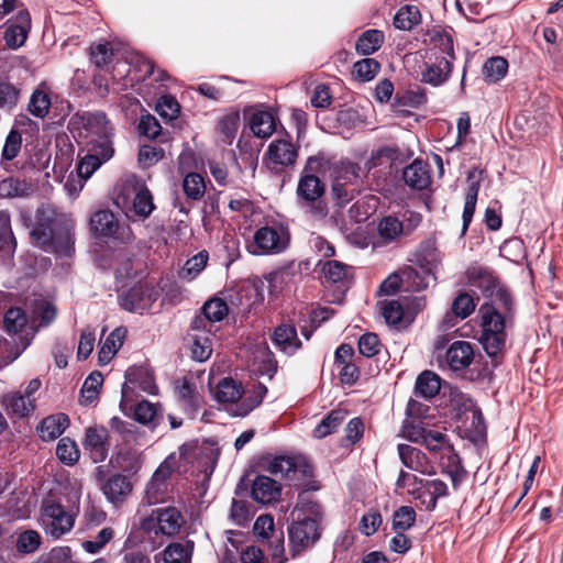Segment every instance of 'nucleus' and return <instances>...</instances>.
I'll use <instances>...</instances> for the list:
<instances>
[{"label":"nucleus","mask_w":563,"mask_h":563,"mask_svg":"<svg viewBox=\"0 0 563 563\" xmlns=\"http://www.w3.org/2000/svg\"><path fill=\"white\" fill-rule=\"evenodd\" d=\"M69 129L75 132L86 154L78 164V174L89 178L103 163L114 154L113 128L106 113L77 112L69 120Z\"/></svg>","instance_id":"1"},{"label":"nucleus","mask_w":563,"mask_h":563,"mask_svg":"<svg viewBox=\"0 0 563 563\" xmlns=\"http://www.w3.org/2000/svg\"><path fill=\"white\" fill-rule=\"evenodd\" d=\"M489 303L481 307L482 334L479 342L489 357H498L506 345L505 328L514 314V299L504 286H499Z\"/></svg>","instance_id":"2"},{"label":"nucleus","mask_w":563,"mask_h":563,"mask_svg":"<svg viewBox=\"0 0 563 563\" xmlns=\"http://www.w3.org/2000/svg\"><path fill=\"white\" fill-rule=\"evenodd\" d=\"M56 318V308L48 301L38 300L32 308L31 316L20 307L7 310L3 318L4 329L9 334H20V344L25 350L41 327H47Z\"/></svg>","instance_id":"3"},{"label":"nucleus","mask_w":563,"mask_h":563,"mask_svg":"<svg viewBox=\"0 0 563 563\" xmlns=\"http://www.w3.org/2000/svg\"><path fill=\"white\" fill-rule=\"evenodd\" d=\"M30 235L33 243L45 252L68 255L73 249L70 230L56 231V213L48 207L37 210L36 224Z\"/></svg>","instance_id":"4"},{"label":"nucleus","mask_w":563,"mask_h":563,"mask_svg":"<svg viewBox=\"0 0 563 563\" xmlns=\"http://www.w3.org/2000/svg\"><path fill=\"white\" fill-rule=\"evenodd\" d=\"M266 471L280 476L297 489L316 490L312 466L302 456H276L268 461Z\"/></svg>","instance_id":"5"},{"label":"nucleus","mask_w":563,"mask_h":563,"mask_svg":"<svg viewBox=\"0 0 563 563\" xmlns=\"http://www.w3.org/2000/svg\"><path fill=\"white\" fill-rule=\"evenodd\" d=\"M289 552L291 558H297L311 547L321 537L320 522L316 518L305 517L291 522L288 527Z\"/></svg>","instance_id":"6"},{"label":"nucleus","mask_w":563,"mask_h":563,"mask_svg":"<svg viewBox=\"0 0 563 563\" xmlns=\"http://www.w3.org/2000/svg\"><path fill=\"white\" fill-rule=\"evenodd\" d=\"M313 163H317V159L310 157L299 179L297 194L307 202L317 203L313 206L314 213L319 217H325L328 209L325 205L320 201V198L324 194L325 187L319 177L311 174Z\"/></svg>","instance_id":"7"},{"label":"nucleus","mask_w":563,"mask_h":563,"mask_svg":"<svg viewBox=\"0 0 563 563\" xmlns=\"http://www.w3.org/2000/svg\"><path fill=\"white\" fill-rule=\"evenodd\" d=\"M159 296L158 289L148 283H139L120 296L121 307L130 312L143 313Z\"/></svg>","instance_id":"8"},{"label":"nucleus","mask_w":563,"mask_h":563,"mask_svg":"<svg viewBox=\"0 0 563 563\" xmlns=\"http://www.w3.org/2000/svg\"><path fill=\"white\" fill-rule=\"evenodd\" d=\"M42 521L46 533L57 539L68 532L74 526V518L64 507L54 500H44L42 505Z\"/></svg>","instance_id":"9"},{"label":"nucleus","mask_w":563,"mask_h":563,"mask_svg":"<svg viewBox=\"0 0 563 563\" xmlns=\"http://www.w3.org/2000/svg\"><path fill=\"white\" fill-rule=\"evenodd\" d=\"M289 234L282 227H263L254 234V254H278L286 250Z\"/></svg>","instance_id":"10"},{"label":"nucleus","mask_w":563,"mask_h":563,"mask_svg":"<svg viewBox=\"0 0 563 563\" xmlns=\"http://www.w3.org/2000/svg\"><path fill=\"white\" fill-rule=\"evenodd\" d=\"M84 449L93 463L103 462L110 450V434L103 426H90L85 431Z\"/></svg>","instance_id":"11"},{"label":"nucleus","mask_w":563,"mask_h":563,"mask_svg":"<svg viewBox=\"0 0 563 563\" xmlns=\"http://www.w3.org/2000/svg\"><path fill=\"white\" fill-rule=\"evenodd\" d=\"M297 148L287 139L273 141L266 152V165L272 170H279L282 167L294 165L297 158Z\"/></svg>","instance_id":"12"},{"label":"nucleus","mask_w":563,"mask_h":563,"mask_svg":"<svg viewBox=\"0 0 563 563\" xmlns=\"http://www.w3.org/2000/svg\"><path fill=\"white\" fill-rule=\"evenodd\" d=\"M465 275L467 285L478 288L486 297H493L495 290L500 286L494 272L478 264L470 265Z\"/></svg>","instance_id":"13"},{"label":"nucleus","mask_w":563,"mask_h":563,"mask_svg":"<svg viewBox=\"0 0 563 563\" xmlns=\"http://www.w3.org/2000/svg\"><path fill=\"white\" fill-rule=\"evenodd\" d=\"M132 489L133 485L131 481L122 474H114L108 477L101 485L102 493L115 507L126 500Z\"/></svg>","instance_id":"14"},{"label":"nucleus","mask_w":563,"mask_h":563,"mask_svg":"<svg viewBox=\"0 0 563 563\" xmlns=\"http://www.w3.org/2000/svg\"><path fill=\"white\" fill-rule=\"evenodd\" d=\"M30 29V13L26 10H22L16 14L14 20L9 23L4 31L7 46L13 49L21 47L26 41Z\"/></svg>","instance_id":"15"},{"label":"nucleus","mask_w":563,"mask_h":563,"mask_svg":"<svg viewBox=\"0 0 563 563\" xmlns=\"http://www.w3.org/2000/svg\"><path fill=\"white\" fill-rule=\"evenodd\" d=\"M397 450L401 463L407 468L421 474L432 473L433 465L420 449L409 444H399Z\"/></svg>","instance_id":"16"},{"label":"nucleus","mask_w":563,"mask_h":563,"mask_svg":"<svg viewBox=\"0 0 563 563\" xmlns=\"http://www.w3.org/2000/svg\"><path fill=\"white\" fill-rule=\"evenodd\" d=\"M474 360L473 344L467 341L453 342L445 353V361L452 371L467 368Z\"/></svg>","instance_id":"17"},{"label":"nucleus","mask_w":563,"mask_h":563,"mask_svg":"<svg viewBox=\"0 0 563 563\" xmlns=\"http://www.w3.org/2000/svg\"><path fill=\"white\" fill-rule=\"evenodd\" d=\"M400 275L406 291H421L429 286L430 282L434 280L430 266H421L420 269L408 266L400 271Z\"/></svg>","instance_id":"18"},{"label":"nucleus","mask_w":563,"mask_h":563,"mask_svg":"<svg viewBox=\"0 0 563 563\" xmlns=\"http://www.w3.org/2000/svg\"><path fill=\"white\" fill-rule=\"evenodd\" d=\"M153 514L156 516L158 531L165 536L178 533L184 523L183 515L176 507L157 508Z\"/></svg>","instance_id":"19"},{"label":"nucleus","mask_w":563,"mask_h":563,"mask_svg":"<svg viewBox=\"0 0 563 563\" xmlns=\"http://www.w3.org/2000/svg\"><path fill=\"white\" fill-rule=\"evenodd\" d=\"M452 65L453 62L448 57H435L433 63L426 65V69L421 73V80L438 87L449 79Z\"/></svg>","instance_id":"20"},{"label":"nucleus","mask_w":563,"mask_h":563,"mask_svg":"<svg viewBox=\"0 0 563 563\" xmlns=\"http://www.w3.org/2000/svg\"><path fill=\"white\" fill-rule=\"evenodd\" d=\"M280 485L265 475H258L252 485V496L261 504L276 501L280 497Z\"/></svg>","instance_id":"21"},{"label":"nucleus","mask_w":563,"mask_h":563,"mask_svg":"<svg viewBox=\"0 0 563 563\" xmlns=\"http://www.w3.org/2000/svg\"><path fill=\"white\" fill-rule=\"evenodd\" d=\"M51 106V89L45 81H42L33 90L29 100L27 110L35 118L44 119L49 113Z\"/></svg>","instance_id":"22"},{"label":"nucleus","mask_w":563,"mask_h":563,"mask_svg":"<svg viewBox=\"0 0 563 563\" xmlns=\"http://www.w3.org/2000/svg\"><path fill=\"white\" fill-rule=\"evenodd\" d=\"M92 232L100 236H115L119 231V220L110 210L96 211L90 217Z\"/></svg>","instance_id":"23"},{"label":"nucleus","mask_w":563,"mask_h":563,"mask_svg":"<svg viewBox=\"0 0 563 563\" xmlns=\"http://www.w3.org/2000/svg\"><path fill=\"white\" fill-rule=\"evenodd\" d=\"M467 180L470 181V185L466 190L465 196V205L464 210L462 214L463 220V227H462V234H465L467 231V228L473 219L477 196L479 191V183L481 179L476 175V169L470 170L467 174Z\"/></svg>","instance_id":"24"},{"label":"nucleus","mask_w":563,"mask_h":563,"mask_svg":"<svg viewBox=\"0 0 563 563\" xmlns=\"http://www.w3.org/2000/svg\"><path fill=\"white\" fill-rule=\"evenodd\" d=\"M272 340L276 347L288 355L294 354L301 346L296 328L288 324L277 327L273 333Z\"/></svg>","instance_id":"25"},{"label":"nucleus","mask_w":563,"mask_h":563,"mask_svg":"<svg viewBox=\"0 0 563 563\" xmlns=\"http://www.w3.org/2000/svg\"><path fill=\"white\" fill-rule=\"evenodd\" d=\"M402 179L412 189L422 190L430 184V174L427 164L416 159L402 170Z\"/></svg>","instance_id":"26"},{"label":"nucleus","mask_w":563,"mask_h":563,"mask_svg":"<svg viewBox=\"0 0 563 563\" xmlns=\"http://www.w3.org/2000/svg\"><path fill=\"white\" fill-rule=\"evenodd\" d=\"M69 419L66 415H56L44 418L37 431L43 441H53L58 438L67 428Z\"/></svg>","instance_id":"27"},{"label":"nucleus","mask_w":563,"mask_h":563,"mask_svg":"<svg viewBox=\"0 0 563 563\" xmlns=\"http://www.w3.org/2000/svg\"><path fill=\"white\" fill-rule=\"evenodd\" d=\"M126 330L124 328H117L102 342L98 353L99 365H107L113 358L122 346Z\"/></svg>","instance_id":"28"},{"label":"nucleus","mask_w":563,"mask_h":563,"mask_svg":"<svg viewBox=\"0 0 563 563\" xmlns=\"http://www.w3.org/2000/svg\"><path fill=\"white\" fill-rule=\"evenodd\" d=\"M128 383L137 385L143 391L154 394L156 385L152 371L144 365L132 366L125 372Z\"/></svg>","instance_id":"29"},{"label":"nucleus","mask_w":563,"mask_h":563,"mask_svg":"<svg viewBox=\"0 0 563 563\" xmlns=\"http://www.w3.org/2000/svg\"><path fill=\"white\" fill-rule=\"evenodd\" d=\"M33 192L32 185L25 179L8 177L0 181L1 198H24Z\"/></svg>","instance_id":"30"},{"label":"nucleus","mask_w":563,"mask_h":563,"mask_svg":"<svg viewBox=\"0 0 563 563\" xmlns=\"http://www.w3.org/2000/svg\"><path fill=\"white\" fill-rule=\"evenodd\" d=\"M385 35L383 31L372 29L363 32L355 44V49L358 54L371 55L377 52L384 44Z\"/></svg>","instance_id":"31"},{"label":"nucleus","mask_w":563,"mask_h":563,"mask_svg":"<svg viewBox=\"0 0 563 563\" xmlns=\"http://www.w3.org/2000/svg\"><path fill=\"white\" fill-rule=\"evenodd\" d=\"M441 384L440 378L430 371L422 372L415 385V395L426 399L433 398L440 391Z\"/></svg>","instance_id":"32"},{"label":"nucleus","mask_w":563,"mask_h":563,"mask_svg":"<svg viewBox=\"0 0 563 563\" xmlns=\"http://www.w3.org/2000/svg\"><path fill=\"white\" fill-rule=\"evenodd\" d=\"M250 128L257 137L267 139L275 131V119L267 111H257L251 117Z\"/></svg>","instance_id":"33"},{"label":"nucleus","mask_w":563,"mask_h":563,"mask_svg":"<svg viewBox=\"0 0 563 563\" xmlns=\"http://www.w3.org/2000/svg\"><path fill=\"white\" fill-rule=\"evenodd\" d=\"M16 241L11 229V219L8 211H0V253L10 256L14 253Z\"/></svg>","instance_id":"34"},{"label":"nucleus","mask_w":563,"mask_h":563,"mask_svg":"<svg viewBox=\"0 0 563 563\" xmlns=\"http://www.w3.org/2000/svg\"><path fill=\"white\" fill-rule=\"evenodd\" d=\"M421 21V14L417 5L406 4L401 7L394 16V26L399 30L409 31Z\"/></svg>","instance_id":"35"},{"label":"nucleus","mask_w":563,"mask_h":563,"mask_svg":"<svg viewBox=\"0 0 563 563\" xmlns=\"http://www.w3.org/2000/svg\"><path fill=\"white\" fill-rule=\"evenodd\" d=\"M243 394V387L240 383L232 378H224L217 386L216 399L222 404L235 402L241 399Z\"/></svg>","instance_id":"36"},{"label":"nucleus","mask_w":563,"mask_h":563,"mask_svg":"<svg viewBox=\"0 0 563 563\" xmlns=\"http://www.w3.org/2000/svg\"><path fill=\"white\" fill-rule=\"evenodd\" d=\"M347 412L343 409H334L314 428L313 435L322 439L340 427L346 418Z\"/></svg>","instance_id":"37"},{"label":"nucleus","mask_w":563,"mask_h":563,"mask_svg":"<svg viewBox=\"0 0 563 563\" xmlns=\"http://www.w3.org/2000/svg\"><path fill=\"white\" fill-rule=\"evenodd\" d=\"M266 394L267 388L265 385H263L262 383L253 385L252 389H249L246 391L245 398L239 405L236 415L241 417L249 415L253 409H255L263 402V399L266 396Z\"/></svg>","instance_id":"38"},{"label":"nucleus","mask_w":563,"mask_h":563,"mask_svg":"<svg viewBox=\"0 0 563 563\" xmlns=\"http://www.w3.org/2000/svg\"><path fill=\"white\" fill-rule=\"evenodd\" d=\"M154 208L155 206L151 191L145 186H142L133 198L131 211L134 216L141 219H146L151 216Z\"/></svg>","instance_id":"39"},{"label":"nucleus","mask_w":563,"mask_h":563,"mask_svg":"<svg viewBox=\"0 0 563 563\" xmlns=\"http://www.w3.org/2000/svg\"><path fill=\"white\" fill-rule=\"evenodd\" d=\"M192 543L186 544L174 542L163 551V560L165 563H190L192 554Z\"/></svg>","instance_id":"40"},{"label":"nucleus","mask_w":563,"mask_h":563,"mask_svg":"<svg viewBox=\"0 0 563 563\" xmlns=\"http://www.w3.org/2000/svg\"><path fill=\"white\" fill-rule=\"evenodd\" d=\"M5 409L19 417L27 416L34 409V400H29L20 393H12L3 398Z\"/></svg>","instance_id":"41"},{"label":"nucleus","mask_w":563,"mask_h":563,"mask_svg":"<svg viewBox=\"0 0 563 563\" xmlns=\"http://www.w3.org/2000/svg\"><path fill=\"white\" fill-rule=\"evenodd\" d=\"M191 356L198 362L207 361L212 353V344L209 334L190 333Z\"/></svg>","instance_id":"42"},{"label":"nucleus","mask_w":563,"mask_h":563,"mask_svg":"<svg viewBox=\"0 0 563 563\" xmlns=\"http://www.w3.org/2000/svg\"><path fill=\"white\" fill-rule=\"evenodd\" d=\"M56 455L62 463L68 466H73L78 462L80 457V451L77 443L70 438L66 437L58 441L56 446Z\"/></svg>","instance_id":"43"},{"label":"nucleus","mask_w":563,"mask_h":563,"mask_svg":"<svg viewBox=\"0 0 563 563\" xmlns=\"http://www.w3.org/2000/svg\"><path fill=\"white\" fill-rule=\"evenodd\" d=\"M102 383L103 376L100 372L90 373L81 387V402L91 405L98 398Z\"/></svg>","instance_id":"44"},{"label":"nucleus","mask_w":563,"mask_h":563,"mask_svg":"<svg viewBox=\"0 0 563 563\" xmlns=\"http://www.w3.org/2000/svg\"><path fill=\"white\" fill-rule=\"evenodd\" d=\"M183 189L185 195L189 199H201L206 191V184L203 177L198 173L187 174L183 181Z\"/></svg>","instance_id":"45"},{"label":"nucleus","mask_w":563,"mask_h":563,"mask_svg":"<svg viewBox=\"0 0 563 563\" xmlns=\"http://www.w3.org/2000/svg\"><path fill=\"white\" fill-rule=\"evenodd\" d=\"M508 69V62L504 57H490L483 67V73L486 78L492 82H497L506 75Z\"/></svg>","instance_id":"46"},{"label":"nucleus","mask_w":563,"mask_h":563,"mask_svg":"<svg viewBox=\"0 0 563 563\" xmlns=\"http://www.w3.org/2000/svg\"><path fill=\"white\" fill-rule=\"evenodd\" d=\"M477 300L478 298H474L468 292H461L452 302V312L456 317L465 319L474 312Z\"/></svg>","instance_id":"47"},{"label":"nucleus","mask_w":563,"mask_h":563,"mask_svg":"<svg viewBox=\"0 0 563 563\" xmlns=\"http://www.w3.org/2000/svg\"><path fill=\"white\" fill-rule=\"evenodd\" d=\"M20 99V90L11 82L0 79V108L7 111L14 109Z\"/></svg>","instance_id":"48"},{"label":"nucleus","mask_w":563,"mask_h":563,"mask_svg":"<svg viewBox=\"0 0 563 563\" xmlns=\"http://www.w3.org/2000/svg\"><path fill=\"white\" fill-rule=\"evenodd\" d=\"M402 231H404L402 222L399 221L396 217H391V216L385 217L380 220V222L378 224L379 235L385 241L396 240L399 235L402 234Z\"/></svg>","instance_id":"49"},{"label":"nucleus","mask_w":563,"mask_h":563,"mask_svg":"<svg viewBox=\"0 0 563 563\" xmlns=\"http://www.w3.org/2000/svg\"><path fill=\"white\" fill-rule=\"evenodd\" d=\"M380 69V64L375 58H364L356 62L353 73L361 81H369L375 78Z\"/></svg>","instance_id":"50"},{"label":"nucleus","mask_w":563,"mask_h":563,"mask_svg":"<svg viewBox=\"0 0 563 563\" xmlns=\"http://www.w3.org/2000/svg\"><path fill=\"white\" fill-rule=\"evenodd\" d=\"M416 521V511L410 506H401L393 516V529L405 532L413 526Z\"/></svg>","instance_id":"51"},{"label":"nucleus","mask_w":563,"mask_h":563,"mask_svg":"<svg viewBox=\"0 0 563 563\" xmlns=\"http://www.w3.org/2000/svg\"><path fill=\"white\" fill-rule=\"evenodd\" d=\"M113 56V48L110 42H101L90 46V59L98 67L107 66Z\"/></svg>","instance_id":"52"},{"label":"nucleus","mask_w":563,"mask_h":563,"mask_svg":"<svg viewBox=\"0 0 563 563\" xmlns=\"http://www.w3.org/2000/svg\"><path fill=\"white\" fill-rule=\"evenodd\" d=\"M431 42L433 43L432 49L439 51L442 54L441 57H448L451 62L455 59L453 40L449 33L435 31L431 36Z\"/></svg>","instance_id":"53"},{"label":"nucleus","mask_w":563,"mask_h":563,"mask_svg":"<svg viewBox=\"0 0 563 563\" xmlns=\"http://www.w3.org/2000/svg\"><path fill=\"white\" fill-rule=\"evenodd\" d=\"M229 312L228 305L220 298H212L208 300L202 307V313L208 321H221Z\"/></svg>","instance_id":"54"},{"label":"nucleus","mask_w":563,"mask_h":563,"mask_svg":"<svg viewBox=\"0 0 563 563\" xmlns=\"http://www.w3.org/2000/svg\"><path fill=\"white\" fill-rule=\"evenodd\" d=\"M208 260L209 255L207 251H201L194 255L185 263L181 276L189 279L195 278L206 267Z\"/></svg>","instance_id":"55"},{"label":"nucleus","mask_w":563,"mask_h":563,"mask_svg":"<svg viewBox=\"0 0 563 563\" xmlns=\"http://www.w3.org/2000/svg\"><path fill=\"white\" fill-rule=\"evenodd\" d=\"M21 145H22L21 133L18 130L12 129L5 137V142H4V145L2 148V154H1L2 159H4V161L14 159L20 153Z\"/></svg>","instance_id":"56"},{"label":"nucleus","mask_w":563,"mask_h":563,"mask_svg":"<svg viewBox=\"0 0 563 563\" xmlns=\"http://www.w3.org/2000/svg\"><path fill=\"white\" fill-rule=\"evenodd\" d=\"M382 314L389 325H398L404 319V309L398 300H386L382 303Z\"/></svg>","instance_id":"57"},{"label":"nucleus","mask_w":563,"mask_h":563,"mask_svg":"<svg viewBox=\"0 0 563 563\" xmlns=\"http://www.w3.org/2000/svg\"><path fill=\"white\" fill-rule=\"evenodd\" d=\"M335 175L333 180H340L341 184L344 185H354L356 180L360 178V167L354 163H341L340 166L335 168Z\"/></svg>","instance_id":"58"},{"label":"nucleus","mask_w":563,"mask_h":563,"mask_svg":"<svg viewBox=\"0 0 563 563\" xmlns=\"http://www.w3.org/2000/svg\"><path fill=\"white\" fill-rule=\"evenodd\" d=\"M23 351L21 344H12L0 335V369L15 361Z\"/></svg>","instance_id":"59"},{"label":"nucleus","mask_w":563,"mask_h":563,"mask_svg":"<svg viewBox=\"0 0 563 563\" xmlns=\"http://www.w3.org/2000/svg\"><path fill=\"white\" fill-rule=\"evenodd\" d=\"M349 266L339 261H328L322 264V273L331 283H339L346 278Z\"/></svg>","instance_id":"60"},{"label":"nucleus","mask_w":563,"mask_h":563,"mask_svg":"<svg viewBox=\"0 0 563 563\" xmlns=\"http://www.w3.org/2000/svg\"><path fill=\"white\" fill-rule=\"evenodd\" d=\"M356 194L357 189L354 185H344L341 184L340 180H333L332 195L339 207H344L354 199Z\"/></svg>","instance_id":"61"},{"label":"nucleus","mask_w":563,"mask_h":563,"mask_svg":"<svg viewBox=\"0 0 563 563\" xmlns=\"http://www.w3.org/2000/svg\"><path fill=\"white\" fill-rule=\"evenodd\" d=\"M41 544V536L34 530L22 532L16 540V549L21 553H33Z\"/></svg>","instance_id":"62"},{"label":"nucleus","mask_w":563,"mask_h":563,"mask_svg":"<svg viewBox=\"0 0 563 563\" xmlns=\"http://www.w3.org/2000/svg\"><path fill=\"white\" fill-rule=\"evenodd\" d=\"M364 426L360 418L350 420L345 428V435L341 440V446L351 448L363 437Z\"/></svg>","instance_id":"63"},{"label":"nucleus","mask_w":563,"mask_h":563,"mask_svg":"<svg viewBox=\"0 0 563 563\" xmlns=\"http://www.w3.org/2000/svg\"><path fill=\"white\" fill-rule=\"evenodd\" d=\"M267 545L269 553L275 563H284L287 561L285 556V545H284V533L283 531L273 532L267 539Z\"/></svg>","instance_id":"64"}]
</instances>
